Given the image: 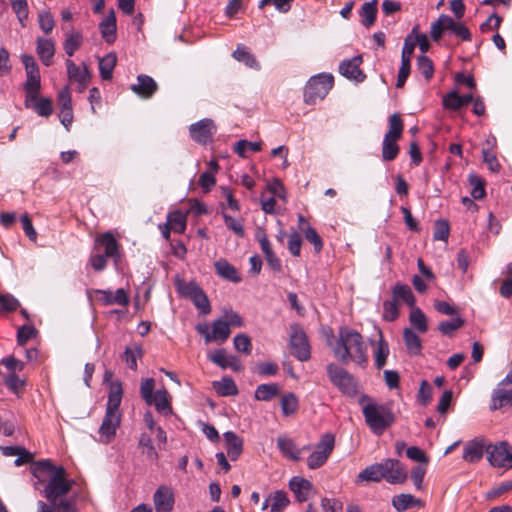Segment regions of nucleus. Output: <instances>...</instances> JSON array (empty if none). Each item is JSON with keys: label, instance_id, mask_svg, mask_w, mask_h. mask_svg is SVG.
Here are the masks:
<instances>
[{"label": "nucleus", "instance_id": "nucleus-3", "mask_svg": "<svg viewBox=\"0 0 512 512\" xmlns=\"http://www.w3.org/2000/svg\"><path fill=\"white\" fill-rule=\"evenodd\" d=\"M365 423L375 435H382L394 422L395 415L389 404L376 402L364 395L360 399Z\"/></svg>", "mask_w": 512, "mask_h": 512}, {"label": "nucleus", "instance_id": "nucleus-55", "mask_svg": "<svg viewBox=\"0 0 512 512\" xmlns=\"http://www.w3.org/2000/svg\"><path fill=\"white\" fill-rule=\"evenodd\" d=\"M463 325L464 320L460 317H456L451 320L440 322L438 329L443 335H451L454 331L458 330Z\"/></svg>", "mask_w": 512, "mask_h": 512}, {"label": "nucleus", "instance_id": "nucleus-44", "mask_svg": "<svg viewBox=\"0 0 512 512\" xmlns=\"http://www.w3.org/2000/svg\"><path fill=\"white\" fill-rule=\"evenodd\" d=\"M270 498L272 500L270 512H283L290 503L286 492L283 490H277L271 493Z\"/></svg>", "mask_w": 512, "mask_h": 512}, {"label": "nucleus", "instance_id": "nucleus-27", "mask_svg": "<svg viewBox=\"0 0 512 512\" xmlns=\"http://www.w3.org/2000/svg\"><path fill=\"white\" fill-rule=\"evenodd\" d=\"M224 439L226 442V452L228 457L235 461L239 458L243 451V441L232 431L224 433Z\"/></svg>", "mask_w": 512, "mask_h": 512}, {"label": "nucleus", "instance_id": "nucleus-40", "mask_svg": "<svg viewBox=\"0 0 512 512\" xmlns=\"http://www.w3.org/2000/svg\"><path fill=\"white\" fill-rule=\"evenodd\" d=\"M382 467L380 463H375L370 466H367L364 470H362L358 476V481H372V482H380L383 480V474L381 471Z\"/></svg>", "mask_w": 512, "mask_h": 512}, {"label": "nucleus", "instance_id": "nucleus-51", "mask_svg": "<svg viewBox=\"0 0 512 512\" xmlns=\"http://www.w3.org/2000/svg\"><path fill=\"white\" fill-rule=\"evenodd\" d=\"M143 354L142 348L138 345L127 347L124 351V360L127 366L132 369H137V359L141 358Z\"/></svg>", "mask_w": 512, "mask_h": 512}, {"label": "nucleus", "instance_id": "nucleus-5", "mask_svg": "<svg viewBox=\"0 0 512 512\" xmlns=\"http://www.w3.org/2000/svg\"><path fill=\"white\" fill-rule=\"evenodd\" d=\"M403 132V121L399 114L394 113L389 117V130L386 132L382 146V157L385 161L394 160L399 153L397 141Z\"/></svg>", "mask_w": 512, "mask_h": 512}, {"label": "nucleus", "instance_id": "nucleus-62", "mask_svg": "<svg viewBox=\"0 0 512 512\" xmlns=\"http://www.w3.org/2000/svg\"><path fill=\"white\" fill-rule=\"evenodd\" d=\"M155 388V381L153 378H147L142 380L140 385V393L142 398L145 400L146 404L150 403L155 393H153Z\"/></svg>", "mask_w": 512, "mask_h": 512}, {"label": "nucleus", "instance_id": "nucleus-53", "mask_svg": "<svg viewBox=\"0 0 512 512\" xmlns=\"http://www.w3.org/2000/svg\"><path fill=\"white\" fill-rule=\"evenodd\" d=\"M417 69L425 77L426 80H430L434 74V66L427 56L421 55L417 58Z\"/></svg>", "mask_w": 512, "mask_h": 512}, {"label": "nucleus", "instance_id": "nucleus-48", "mask_svg": "<svg viewBox=\"0 0 512 512\" xmlns=\"http://www.w3.org/2000/svg\"><path fill=\"white\" fill-rule=\"evenodd\" d=\"M495 139L493 138L492 141H487V148L482 149V156L483 161L488 165L489 169L492 172H498L500 170V164L495 156L494 153L491 152L490 147H492L495 144Z\"/></svg>", "mask_w": 512, "mask_h": 512}, {"label": "nucleus", "instance_id": "nucleus-6", "mask_svg": "<svg viewBox=\"0 0 512 512\" xmlns=\"http://www.w3.org/2000/svg\"><path fill=\"white\" fill-rule=\"evenodd\" d=\"M334 78L331 74H319L309 79L304 90V101L306 104H315L322 100L333 87Z\"/></svg>", "mask_w": 512, "mask_h": 512}, {"label": "nucleus", "instance_id": "nucleus-1", "mask_svg": "<svg viewBox=\"0 0 512 512\" xmlns=\"http://www.w3.org/2000/svg\"><path fill=\"white\" fill-rule=\"evenodd\" d=\"M33 475L39 483H45L42 493L48 501H58L71 490L72 481L66 478L65 469L62 466L53 465L49 460L35 463Z\"/></svg>", "mask_w": 512, "mask_h": 512}, {"label": "nucleus", "instance_id": "nucleus-25", "mask_svg": "<svg viewBox=\"0 0 512 512\" xmlns=\"http://www.w3.org/2000/svg\"><path fill=\"white\" fill-rule=\"evenodd\" d=\"M26 82H25V107L30 108L31 103L34 102L37 97L39 96V91L41 87L40 83V73H34V74H28L26 75Z\"/></svg>", "mask_w": 512, "mask_h": 512}, {"label": "nucleus", "instance_id": "nucleus-60", "mask_svg": "<svg viewBox=\"0 0 512 512\" xmlns=\"http://www.w3.org/2000/svg\"><path fill=\"white\" fill-rule=\"evenodd\" d=\"M36 335L37 330L33 325H23L18 329L17 342L19 345H25L28 342V340L36 337Z\"/></svg>", "mask_w": 512, "mask_h": 512}, {"label": "nucleus", "instance_id": "nucleus-28", "mask_svg": "<svg viewBox=\"0 0 512 512\" xmlns=\"http://www.w3.org/2000/svg\"><path fill=\"white\" fill-rule=\"evenodd\" d=\"M214 267L216 273L223 279H226L233 283H238L241 281V276L239 275L238 271L227 260L219 259L214 263Z\"/></svg>", "mask_w": 512, "mask_h": 512}, {"label": "nucleus", "instance_id": "nucleus-14", "mask_svg": "<svg viewBox=\"0 0 512 512\" xmlns=\"http://www.w3.org/2000/svg\"><path fill=\"white\" fill-rule=\"evenodd\" d=\"M191 138L201 144L212 140L215 132V125L211 119H202L189 128Z\"/></svg>", "mask_w": 512, "mask_h": 512}, {"label": "nucleus", "instance_id": "nucleus-32", "mask_svg": "<svg viewBox=\"0 0 512 512\" xmlns=\"http://www.w3.org/2000/svg\"><path fill=\"white\" fill-rule=\"evenodd\" d=\"M123 390L120 382H112L110 384L109 396L107 401V412H119V406L122 401Z\"/></svg>", "mask_w": 512, "mask_h": 512}, {"label": "nucleus", "instance_id": "nucleus-45", "mask_svg": "<svg viewBox=\"0 0 512 512\" xmlns=\"http://www.w3.org/2000/svg\"><path fill=\"white\" fill-rule=\"evenodd\" d=\"M175 286L178 293L185 298H190L196 293V291L200 288L195 281H185L180 278H176Z\"/></svg>", "mask_w": 512, "mask_h": 512}, {"label": "nucleus", "instance_id": "nucleus-26", "mask_svg": "<svg viewBox=\"0 0 512 512\" xmlns=\"http://www.w3.org/2000/svg\"><path fill=\"white\" fill-rule=\"evenodd\" d=\"M512 406V388L505 389L499 386L493 390L491 396V410H498L505 407Z\"/></svg>", "mask_w": 512, "mask_h": 512}, {"label": "nucleus", "instance_id": "nucleus-56", "mask_svg": "<svg viewBox=\"0 0 512 512\" xmlns=\"http://www.w3.org/2000/svg\"><path fill=\"white\" fill-rule=\"evenodd\" d=\"M191 300L203 314H208L211 311L209 300L201 288L196 291Z\"/></svg>", "mask_w": 512, "mask_h": 512}, {"label": "nucleus", "instance_id": "nucleus-30", "mask_svg": "<svg viewBox=\"0 0 512 512\" xmlns=\"http://www.w3.org/2000/svg\"><path fill=\"white\" fill-rule=\"evenodd\" d=\"M147 405H154L159 413H162L166 416L172 413L169 393L165 388L157 390L151 402L147 403Z\"/></svg>", "mask_w": 512, "mask_h": 512}, {"label": "nucleus", "instance_id": "nucleus-49", "mask_svg": "<svg viewBox=\"0 0 512 512\" xmlns=\"http://www.w3.org/2000/svg\"><path fill=\"white\" fill-rule=\"evenodd\" d=\"M175 233H183L186 229V216L179 211L168 215V223Z\"/></svg>", "mask_w": 512, "mask_h": 512}, {"label": "nucleus", "instance_id": "nucleus-31", "mask_svg": "<svg viewBox=\"0 0 512 512\" xmlns=\"http://www.w3.org/2000/svg\"><path fill=\"white\" fill-rule=\"evenodd\" d=\"M442 20L445 21L444 25H446L447 31H451L463 41L471 40V33L463 23L455 21L453 18L445 14H442Z\"/></svg>", "mask_w": 512, "mask_h": 512}, {"label": "nucleus", "instance_id": "nucleus-59", "mask_svg": "<svg viewBox=\"0 0 512 512\" xmlns=\"http://www.w3.org/2000/svg\"><path fill=\"white\" fill-rule=\"evenodd\" d=\"M38 22L41 30L46 34L51 33L55 26L54 18L52 14L47 10L39 12Z\"/></svg>", "mask_w": 512, "mask_h": 512}, {"label": "nucleus", "instance_id": "nucleus-63", "mask_svg": "<svg viewBox=\"0 0 512 512\" xmlns=\"http://www.w3.org/2000/svg\"><path fill=\"white\" fill-rule=\"evenodd\" d=\"M304 235L306 240L313 244L315 252L319 253L323 248V241L317 231L309 226L304 229Z\"/></svg>", "mask_w": 512, "mask_h": 512}, {"label": "nucleus", "instance_id": "nucleus-17", "mask_svg": "<svg viewBox=\"0 0 512 512\" xmlns=\"http://www.w3.org/2000/svg\"><path fill=\"white\" fill-rule=\"evenodd\" d=\"M67 74L71 82L78 84V90L84 91L90 81V73L87 66L83 64V67L77 66L72 60H66Z\"/></svg>", "mask_w": 512, "mask_h": 512}, {"label": "nucleus", "instance_id": "nucleus-24", "mask_svg": "<svg viewBox=\"0 0 512 512\" xmlns=\"http://www.w3.org/2000/svg\"><path fill=\"white\" fill-rule=\"evenodd\" d=\"M36 52L45 66L52 64L53 56L55 54V43L52 39L37 38Z\"/></svg>", "mask_w": 512, "mask_h": 512}, {"label": "nucleus", "instance_id": "nucleus-54", "mask_svg": "<svg viewBox=\"0 0 512 512\" xmlns=\"http://www.w3.org/2000/svg\"><path fill=\"white\" fill-rule=\"evenodd\" d=\"M418 500L411 494H400L396 495L392 499V505L397 511H404L409 508L412 504L417 503Z\"/></svg>", "mask_w": 512, "mask_h": 512}, {"label": "nucleus", "instance_id": "nucleus-47", "mask_svg": "<svg viewBox=\"0 0 512 512\" xmlns=\"http://www.w3.org/2000/svg\"><path fill=\"white\" fill-rule=\"evenodd\" d=\"M30 108H33L34 111L39 116H42V117H48L53 112L51 99L45 98V97H42V98L37 97V99L31 103Z\"/></svg>", "mask_w": 512, "mask_h": 512}, {"label": "nucleus", "instance_id": "nucleus-37", "mask_svg": "<svg viewBox=\"0 0 512 512\" xmlns=\"http://www.w3.org/2000/svg\"><path fill=\"white\" fill-rule=\"evenodd\" d=\"M280 392V387L276 383L261 384L255 390V399L259 401H270Z\"/></svg>", "mask_w": 512, "mask_h": 512}, {"label": "nucleus", "instance_id": "nucleus-64", "mask_svg": "<svg viewBox=\"0 0 512 512\" xmlns=\"http://www.w3.org/2000/svg\"><path fill=\"white\" fill-rule=\"evenodd\" d=\"M443 105L450 110H459L463 107L461 96L452 91L443 98Z\"/></svg>", "mask_w": 512, "mask_h": 512}, {"label": "nucleus", "instance_id": "nucleus-10", "mask_svg": "<svg viewBox=\"0 0 512 512\" xmlns=\"http://www.w3.org/2000/svg\"><path fill=\"white\" fill-rule=\"evenodd\" d=\"M196 329L204 337L206 343L214 341L223 343L229 338L231 333L229 324L223 321V319H217L212 323V331H209L207 325H198Z\"/></svg>", "mask_w": 512, "mask_h": 512}, {"label": "nucleus", "instance_id": "nucleus-34", "mask_svg": "<svg viewBox=\"0 0 512 512\" xmlns=\"http://www.w3.org/2000/svg\"><path fill=\"white\" fill-rule=\"evenodd\" d=\"M116 63L117 55L114 52L108 53L99 59V73L103 80H111Z\"/></svg>", "mask_w": 512, "mask_h": 512}, {"label": "nucleus", "instance_id": "nucleus-18", "mask_svg": "<svg viewBox=\"0 0 512 512\" xmlns=\"http://www.w3.org/2000/svg\"><path fill=\"white\" fill-rule=\"evenodd\" d=\"M131 90L143 99H150L158 90L156 81L145 74L137 76V82L131 85Z\"/></svg>", "mask_w": 512, "mask_h": 512}, {"label": "nucleus", "instance_id": "nucleus-13", "mask_svg": "<svg viewBox=\"0 0 512 512\" xmlns=\"http://www.w3.org/2000/svg\"><path fill=\"white\" fill-rule=\"evenodd\" d=\"M120 422V413L106 411L102 424L99 428V441L105 444L110 443L116 435V431L120 426Z\"/></svg>", "mask_w": 512, "mask_h": 512}, {"label": "nucleus", "instance_id": "nucleus-16", "mask_svg": "<svg viewBox=\"0 0 512 512\" xmlns=\"http://www.w3.org/2000/svg\"><path fill=\"white\" fill-rule=\"evenodd\" d=\"M487 447L488 444L484 438H475L468 441L463 449V459L469 463L479 462Z\"/></svg>", "mask_w": 512, "mask_h": 512}, {"label": "nucleus", "instance_id": "nucleus-12", "mask_svg": "<svg viewBox=\"0 0 512 512\" xmlns=\"http://www.w3.org/2000/svg\"><path fill=\"white\" fill-rule=\"evenodd\" d=\"M383 479L390 484H399L407 479V472L396 459H386L380 463Z\"/></svg>", "mask_w": 512, "mask_h": 512}, {"label": "nucleus", "instance_id": "nucleus-50", "mask_svg": "<svg viewBox=\"0 0 512 512\" xmlns=\"http://www.w3.org/2000/svg\"><path fill=\"white\" fill-rule=\"evenodd\" d=\"M411 324L421 333H425L428 330L427 318L425 314L419 308H413L410 313Z\"/></svg>", "mask_w": 512, "mask_h": 512}, {"label": "nucleus", "instance_id": "nucleus-19", "mask_svg": "<svg viewBox=\"0 0 512 512\" xmlns=\"http://www.w3.org/2000/svg\"><path fill=\"white\" fill-rule=\"evenodd\" d=\"M361 63V56H355L352 59L344 60L339 65V72L350 80H355L357 82L363 81L365 74L360 69Z\"/></svg>", "mask_w": 512, "mask_h": 512}, {"label": "nucleus", "instance_id": "nucleus-57", "mask_svg": "<svg viewBox=\"0 0 512 512\" xmlns=\"http://www.w3.org/2000/svg\"><path fill=\"white\" fill-rule=\"evenodd\" d=\"M19 306V301L11 294H0V313L13 312Z\"/></svg>", "mask_w": 512, "mask_h": 512}, {"label": "nucleus", "instance_id": "nucleus-33", "mask_svg": "<svg viewBox=\"0 0 512 512\" xmlns=\"http://www.w3.org/2000/svg\"><path fill=\"white\" fill-rule=\"evenodd\" d=\"M379 339L376 342L374 349L375 366L377 369H382L389 355L388 343L384 340L382 331H378Z\"/></svg>", "mask_w": 512, "mask_h": 512}, {"label": "nucleus", "instance_id": "nucleus-61", "mask_svg": "<svg viewBox=\"0 0 512 512\" xmlns=\"http://www.w3.org/2000/svg\"><path fill=\"white\" fill-rule=\"evenodd\" d=\"M234 348L245 354H250L252 345L251 340L246 334H238L233 339Z\"/></svg>", "mask_w": 512, "mask_h": 512}, {"label": "nucleus", "instance_id": "nucleus-7", "mask_svg": "<svg viewBox=\"0 0 512 512\" xmlns=\"http://www.w3.org/2000/svg\"><path fill=\"white\" fill-rule=\"evenodd\" d=\"M334 446L335 436L332 433L322 435L313 452L307 458L308 468L314 470L323 466L333 452Z\"/></svg>", "mask_w": 512, "mask_h": 512}, {"label": "nucleus", "instance_id": "nucleus-43", "mask_svg": "<svg viewBox=\"0 0 512 512\" xmlns=\"http://www.w3.org/2000/svg\"><path fill=\"white\" fill-rule=\"evenodd\" d=\"M213 387L220 396H232L238 393L235 382L229 377H224L220 381L214 382Z\"/></svg>", "mask_w": 512, "mask_h": 512}, {"label": "nucleus", "instance_id": "nucleus-23", "mask_svg": "<svg viewBox=\"0 0 512 512\" xmlns=\"http://www.w3.org/2000/svg\"><path fill=\"white\" fill-rule=\"evenodd\" d=\"M277 447L284 457H287L293 461L300 460L302 449L297 448L295 442L291 438L284 435L279 436L277 438ZM304 449H308V446H305L303 450Z\"/></svg>", "mask_w": 512, "mask_h": 512}, {"label": "nucleus", "instance_id": "nucleus-21", "mask_svg": "<svg viewBox=\"0 0 512 512\" xmlns=\"http://www.w3.org/2000/svg\"><path fill=\"white\" fill-rule=\"evenodd\" d=\"M99 30L102 38L106 43L112 44L116 40V16L114 10H110L109 13L99 24Z\"/></svg>", "mask_w": 512, "mask_h": 512}, {"label": "nucleus", "instance_id": "nucleus-11", "mask_svg": "<svg viewBox=\"0 0 512 512\" xmlns=\"http://www.w3.org/2000/svg\"><path fill=\"white\" fill-rule=\"evenodd\" d=\"M94 250L117 262L120 258V245L111 232L98 235L94 242Z\"/></svg>", "mask_w": 512, "mask_h": 512}, {"label": "nucleus", "instance_id": "nucleus-15", "mask_svg": "<svg viewBox=\"0 0 512 512\" xmlns=\"http://www.w3.org/2000/svg\"><path fill=\"white\" fill-rule=\"evenodd\" d=\"M174 501L173 490L166 485L159 486L153 496V503L157 512L172 511Z\"/></svg>", "mask_w": 512, "mask_h": 512}, {"label": "nucleus", "instance_id": "nucleus-20", "mask_svg": "<svg viewBox=\"0 0 512 512\" xmlns=\"http://www.w3.org/2000/svg\"><path fill=\"white\" fill-rule=\"evenodd\" d=\"M96 294L99 296L98 300L106 306L113 304L127 306L129 303L127 292L123 288H119L115 292L109 290H97Z\"/></svg>", "mask_w": 512, "mask_h": 512}, {"label": "nucleus", "instance_id": "nucleus-2", "mask_svg": "<svg viewBox=\"0 0 512 512\" xmlns=\"http://www.w3.org/2000/svg\"><path fill=\"white\" fill-rule=\"evenodd\" d=\"M334 356L342 363L353 362L359 366L368 361L367 348L362 335L349 327H341L332 346Z\"/></svg>", "mask_w": 512, "mask_h": 512}, {"label": "nucleus", "instance_id": "nucleus-4", "mask_svg": "<svg viewBox=\"0 0 512 512\" xmlns=\"http://www.w3.org/2000/svg\"><path fill=\"white\" fill-rule=\"evenodd\" d=\"M330 382L344 395L354 397L358 393V382L346 369L335 363L326 366Z\"/></svg>", "mask_w": 512, "mask_h": 512}, {"label": "nucleus", "instance_id": "nucleus-58", "mask_svg": "<svg viewBox=\"0 0 512 512\" xmlns=\"http://www.w3.org/2000/svg\"><path fill=\"white\" fill-rule=\"evenodd\" d=\"M469 182L472 186L471 196L474 199H482L485 196L484 181L477 175L471 174Z\"/></svg>", "mask_w": 512, "mask_h": 512}, {"label": "nucleus", "instance_id": "nucleus-36", "mask_svg": "<svg viewBox=\"0 0 512 512\" xmlns=\"http://www.w3.org/2000/svg\"><path fill=\"white\" fill-rule=\"evenodd\" d=\"M83 43V36L81 32L72 30L66 35L63 42V49L65 53L71 57L80 48Z\"/></svg>", "mask_w": 512, "mask_h": 512}, {"label": "nucleus", "instance_id": "nucleus-29", "mask_svg": "<svg viewBox=\"0 0 512 512\" xmlns=\"http://www.w3.org/2000/svg\"><path fill=\"white\" fill-rule=\"evenodd\" d=\"M377 13H378V1L377 0H371V1L365 2L359 10V15L361 17V23L363 24V26H365L366 28H370L371 26H373L376 21Z\"/></svg>", "mask_w": 512, "mask_h": 512}, {"label": "nucleus", "instance_id": "nucleus-39", "mask_svg": "<svg viewBox=\"0 0 512 512\" xmlns=\"http://www.w3.org/2000/svg\"><path fill=\"white\" fill-rule=\"evenodd\" d=\"M20 25L26 27L29 18V6L27 0H9Z\"/></svg>", "mask_w": 512, "mask_h": 512}, {"label": "nucleus", "instance_id": "nucleus-38", "mask_svg": "<svg viewBox=\"0 0 512 512\" xmlns=\"http://www.w3.org/2000/svg\"><path fill=\"white\" fill-rule=\"evenodd\" d=\"M406 349L411 355H418L421 352L422 344L418 335L409 328L403 332Z\"/></svg>", "mask_w": 512, "mask_h": 512}, {"label": "nucleus", "instance_id": "nucleus-22", "mask_svg": "<svg viewBox=\"0 0 512 512\" xmlns=\"http://www.w3.org/2000/svg\"><path fill=\"white\" fill-rule=\"evenodd\" d=\"M289 488L299 502L307 501L311 496L312 484L302 477H293L289 481Z\"/></svg>", "mask_w": 512, "mask_h": 512}, {"label": "nucleus", "instance_id": "nucleus-41", "mask_svg": "<svg viewBox=\"0 0 512 512\" xmlns=\"http://www.w3.org/2000/svg\"><path fill=\"white\" fill-rule=\"evenodd\" d=\"M139 448L142 449V454L146 456V458L151 462H157L159 459V455L153 446L152 439L148 434H141L139 438Z\"/></svg>", "mask_w": 512, "mask_h": 512}, {"label": "nucleus", "instance_id": "nucleus-42", "mask_svg": "<svg viewBox=\"0 0 512 512\" xmlns=\"http://www.w3.org/2000/svg\"><path fill=\"white\" fill-rule=\"evenodd\" d=\"M232 55L235 60L244 63L246 66L250 68H260L259 63L257 62L254 55H252L243 45H238Z\"/></svg>", "mask_w": 512, "mask_h": 512}, {"label": "nucleus", "instance_id": "nucleus-8", "mask_svg": "<svg viewBox=\"0 0 512 512\" xmlns=\"http://www.w3.org/2000/svg\"><path fill=\"white\" fill-rule=\"evenodd\" d=\"M486 454L489 463L497 468L512 467V451L507 442H500L495 445L488 444Z\"/></svg>", "mask_w": 512, "mask_h": 512}, {"label": "nucleus", "instance_id": "nucleus-35", "mask_svg": "<svg viewBox=\"0 0 512 512\" xmlns=\"http://www.w3.org/2000/svg\"><path fill=\"white\" fill-rule=\"evenodd\" d=\"M393 299L402 301L410 307H414L415 297L411 288L406 284L397 283L392 289Z\"/></svg>", "mask_w": 512, "mask_h": 512}, {"label": "nucleus", "instance_id": "nucleus-52", "mask_svg": "<svg viewBox=\"0 0 512 512\" xmlns=\"http://www.w3.org/2000/svg\"><path fill=\"white\" fill-rule=\"evenodd\" d=\"M418 30V26L413 27L411 33L406 37L402 49L401 61H411L416 41L413 40V35Z\"/></svg>", "mask_w": 512, "mask_h": 512}, {"label": "nucleus", "instance_id": "nucleus-46", "mask_svg": "<svg viewBox=\"0 0 512 512\" xmlns=\"http://www.w3.org/2000/svg\"><path fill=\"white\" fill-rule=\"evenodd\" d=\"M282 412L285 416L294 414L298 409V398L294 393H287L280 400Z\"/></svg>", "mask_w": 512, "mask_h": 512}, {"label": "nucleus", "instance_id": "nucleus-9", "mask_svg": "<svg viewBox=\"0 0 512 512\" xmlns=\"http://www.w3.org/2000/svg\"><path fill=\"white\" fill-rule=\"evenodd\" d=\"M291 353L299 361H307L311 357V349L308 338L299 326L294 325L291 327L290 335Z\"/></svg>", "mask_w": 512, "mask_h": 512}]
</instances>
